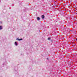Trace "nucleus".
Wrapping results in <instances>:
<instances>
[{
  "label": "nucleus",
  "mask_w": 77,
  "mask_h": 77,
  "mask_svg": "<svg viewBox=\"0 0 77 77\" xmlns=\"http://www.w3.org/2000/svg\"><path fill=\"white\" fill-rule=\"evenodd\" d=\"M16 39H17V40H18L19 41H21V40H22L23 39H22V38L19 39V38H17Z\"/></svg>",
  "instance_id": "obj_1"
},
{
  "label": "nucleus",
  "mask_w": 77,
  "mask_h": 77,
  "mask_svg": "<svg viewBox=\"0 0 77 77\" xmlns=\"http://www.w3.org/2000/svg\"><path fill=\"white\" fill-rule=\"evenodd\" d=\"M42 19H44V17H45L44 15H42Z\"/></svg>",
  "instance_id": "obj_2"
},
{
  "label": "nucleus",
  "mask_w": 77,
  "mask_h": 77,
  "mask_svg": "<svg viewBox=\"0 0 77 77\" xmlns=\"http://www.w3.org/2000/svg\"><path fill=\"white\" fill-rule=\"evenodd\" d=\"M2 26H0V30H2Z\"/></svg>",
  "instance_id": "obj_3"
},
{
  "label": "nucleus",
  "mask_w": 77,
  "mask_h": 77,
  "mask_svg": "<svg viewBox=\"0 0 77 77\" xmlns=\"http://www.w3.org/2000/svg\"><path fill=\"white\" fill-rule=\"evenodd\" d=\"M40 20V18H39V17H37V20Z\"/></svg>",
  "instance_id": "obj_4"
},
{
  "label": "nucleus",
  "mask_w": 77,
  "mask_h": 77,
  "mask_svg": "<svg viewBox=\"0 0 77 77\" xmlns=\"http://www.w3.org/2000/svg\"><path fill=\"white\" fill-rule=\"evenodd\" d=\"M15 44L16 45H17L18 44L17 42H15Z\"/></svg>",
  "instance_id": "obj_5"
},
{
  "label": "nucleus",
  "mask_w": 77,
  "mask_h": 77,
  "mask_svg": "<svg viewBox=\"0 0 77 77\" xmlns=\"http://www.w3.org/2000/svg\"><path fill=\"white\" fill-rule=\"evenodd\" d=\"M48 40H50V37L48 38Z\"/></svg>",
  "instance_id": "obj_6"
},
{
  "label": "nucleus",
  "mask_w": 77,
  "mask_h": 77,
  "mask_svg": "<svg viewBox=\"0 0 77 77\" xmlns=\"http://www.w3.org/2000/svg\"><path fill=\"white\" fill-rule=\"evenodd\" d=\"M47 59H48V58Z\"/></svg>",
  "instance_id": "obj_7"
}]
</instances>
